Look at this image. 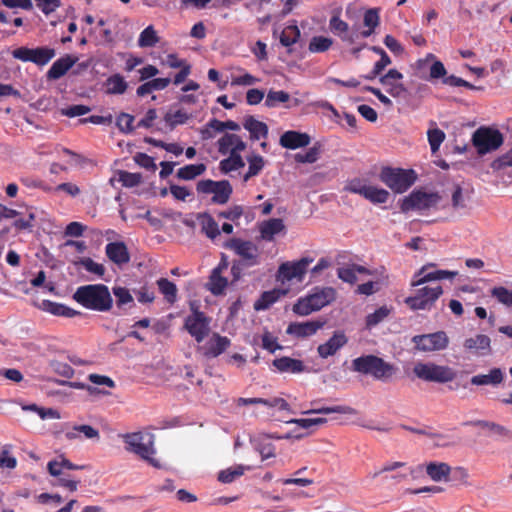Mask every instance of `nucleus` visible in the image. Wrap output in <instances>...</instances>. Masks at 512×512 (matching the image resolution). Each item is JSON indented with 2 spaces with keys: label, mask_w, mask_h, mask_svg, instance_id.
<instances>
[{
  "label": "nucleus",
  "mask_w": 512,
  "mask_h": 512,
  "mask_svg": "<svg viewBox=\"0 0 512 512\" xmlns=\"http://www.w3.org/2000/svg\"><path fill=\"white\" fill-rule=\"evenodd\" d=\"M246 149V143L236 134H224L218 140V150L222 155L229 151H243Z\"/></svg>",
  "instance_id": "obj_27"
},
{
  "label": "nucleus",
  "mask_w": 512,
  "mask_h": 512,
  "mask_svg": "<svg viewBox=\"0 0 512 512\" xmlns=\"http://www.w3.org/2000/svg\"><path fill=\"white\" fill-rule=\"evenodd\" d=\"M190 118L191 115L188 113L182 110H177L174 113L167 112L164 116V121L169 129L173 130L177 125L185 124Z\"/></svg>",
  "instance_id": "obj_47"
},
{
  "label": "nucleus",
  "mask_w": 512,
  "mask_h": 512,
  "mask_svg": "<svg viewBox=\"0 0 512 512\" xmlns=\"http://www.w3.org/2000/svg\"><path fill=\"white\" fill-rule=\"evenodd\" d=\"M442 293L443 290L440 285L435 287H422L416 290L414 296L407 297L405 303L412 310H430Z\"/></svg>",
  "instance_id": "obj_9"
},
{
  "label": "nucleus",
  "mask_w": 512,
  "mask_h": 512,
  "mask_svg": "<svg viewBox=\"0 0 512 512\" xmlns=\"http://www.w3.org/2000/svg\"><path fill=\"white\" fill-rule=\"evenodd\" d=\"M249 466L236 465L227 469L221 470L218 473V481L224 484L232 483L235 479L241 477L246 470H249Z\"/></svg>",
  "instance_id": "obj_41"
},
{
  "label": "nucleus",
  "mask_w": 512,
  "mask_h": 512,
  "mask_svg": "<svg viewBox=\"0 0 512 512\" xmlns=\"http://www.w3.org/2000/svg\"><path fill=\"white\" fill-rule=\"evenodd\" d=\"M106 256L118 266L127 264L130 261V254L124 242H111L105 247Z\"/></svg>",
  "instance_id": "obj_22"
},
{
  "label": "nucleus",
  "mask_w": 512,
  "mask_h": 512,
  "mask_svg": "<svg viewBox=\"0 0 512 512\" xmlns=\"http://www.w3.org/2000/svg\"><path fill=\"white\" fill-rule=\"evenodd\" d=\"M159 39L153 26L145 28L139 36L138 45L140 47H153L158 43Z\"/></svg>",
  "instance_id": "obj_53"
},
{
  "label": "nucleus",
  "mask_w": 512,
  "mask_h": 512,
  "mask_svg": "<svg viewBox=\"0 0 512 512\" xmlns=\"http://www.w3.org/2000/svg\"><path fill=\"white\" fill-rule=\"evenodd\" d=\"M159 291L163 294L166 301L173 304L177 299V287L176 285L166 278H160L157 280Z\"/></svg>",
  "instance_id": "obj_45"
},
{
  "label": "nucleus",
  "mask_w": 512,
  "mask_h": 512,
  "mask_svg": "<svg viewBox=\"0 0 512 512\" xmlns=\"http://www.w3.org/2000/svg\"><path fill=\"white\" fill-rule=\"evenodd\" d=\"M311 262L312 259L310 258H302L296 262H285L279 267L278 277L282 282L291 281L293 279H297L301 282Z\"/></svg>",
  "instance_id": "obj_13"
},
{
  "label": "nucleus",
  "mask_w": 512,
  "mask_h": 512,
  "mask_svg": "<svg viewBox=\"0 0 512 512\" xmlns=\"http://www.w3.org/2000/svg\"><path fill=\"white\" fill-rule=\"evenodd\" d=\"M379 178L395 193H403L415 183L417 175L412 169L384 167Z\"/></svg>",
  "instance_id": "obj_4"
},
{
  "label": "nucleus",
  "mask_w": 512,
  "mask_h": 512,
  "mask_svg": "<svg viewBox=\"0 0 512 512\" xmlns=\"http://www.w3.org/2000/svg\"><path fill=\"white\" fill-rule=\"evenodd\" d=\"M249 163L248 172L244 175V181L249 180L260 173L264 167V159L260 155H252L247 158Z\"/></svg>",
  "instance_id": "obj_51"
},
{
  "label": "nucleus",
  "mask_w": 512,
  "mask_h": 512,
  "mask_svg": "<svg viewBox=\"0 0 512 512\" xmlns=\"http://www.w3.org/2000/svg\"><path fill=\"white\" fill-rule=\"evenodd\" d=\"M206 171V165L203 163L200 164H189L184 167H181L177 171V177L181 180H193L197 176L202 175Z\"/></svg>",
  "instance_id": "obj_44"
},
{
  "label": "nucleus",
  "mask_w": 512,
  "mask_h": 512,
  "mask_svg": "<svg viewBox=\"0 0 512 512\" xmlns=\"http://www.w3.org/2000/svg\"><path fill=\"white\" fill-rule=\"evenodd\" d=\"M444 139L445 134L442 130L435 128L428 131V141L431 147V151L433 153H435L439 149Z\"/></svg>",
  "instance_id": "obj_62"
},
{
  "label": "nucleus",
  "mask_w": 512,
  "mask_h": 512,
  "mask_svg": "<svg viewBox=\"0 0 512 512\" xmlns=\"http://www.w3.org/2000/svg\"><path fill=\"white\" fill-rule=\"evenodd\" d=\"M50 367L55 373L65 378H72L74 375V369L67 363L52 360L50 362Z\"/></svg>",
  "instance_id": "obj_61"
},
{
  "label": "nucleus",
  "mask_w": 512,
  "mask_h": 512,
  "mask_svg": "<svg viewBox=\"0 0 512 512\" xmlns=\"http://www.w3.org/2000/svg\"><path fill=\"white\" fill-rule=\"evenodd\" d=\"M78 264L83 266L88 272L96 274L100 277H102L105 273V267L102 264L96 263L89 257L81 258Z\"/></svg>",
  "instance_id": "obj_60"
},
{
  "label": "nucleus",
  "mask_w": 512,
  "mask_h": 512,
  "mask_svg": "<svg viewBox=\"0 0 512 512\" xmlns=\"http://www.w3.org/2000/svg\"><path fill=\"white\" fill-rule=\"evenodd\" d=\"M36 215L33 208H27L25 212H22V215L18 216L14 222L13 227L19 231L27 230L31 231L34 227Z\"/></svg>",
  "instance_id": "obj_43"
},
{
  "label": "nucleus",
  "mask_w": 512,
  "mask_h": 512,
  "mask_svg": "<svg viewBox=\"0 0 512 512\" xmlns=\"http://www.w3.org/2000/svg\"><path fill=\"white\" fill-rule=\"evenodd\" d=\"M112 292L116 298V306L118 309L123 310L126 307L131 308L135 306L134 298L126 287L114 286Z\"/></svg>",
  "instance_id": "obj_38"
},
{
  "label": "nucleus",
  "mask_w": 512,
  "mask_h": 512,
  "mask_svg": "<svg viewBox=\"0 0 512 512\" xmlns=\"http://www.w3.org/2000/svg\"><path fill=\"white\" fill-rule=\"evenodd\" d=\"M472 189L469 186L455 184L451 191V204L455 211H467L471 200Z\"/></svg>",
  "instance_id": "obj_19"
},
{
  "label": "nucleus",
  "mask_w": 512,
  "mask_h": 512,
  "mask_svg": "<svg viewBox=\"0 0 512 512\" xmlns=\"http://www.w3.org/2000/svg\"><path fill=\"white\" fill-rule=\"evenodd\" d=\"M133 121L134 116L125 112H121L116 119V126L121 132L128 134L134 130L132 126Z\"/></svg>",
  "instance_id": "obj_58"
},
{
  "label": "nucleus",
  "mask_w": 512,
  "mask_h": 512,
  "mask_svg": "<svg viewBox=\"0 0 512 512\" xmlns=\"http://www.w3.org/2000/svg\"><path fill=\"white\" fill-rule=\"evenodd\" d=\"M430 266H433V264H428L423 266L414 276L413 281L411 282V285L413 287L420 286L426 282L430 281H436V280H442V279H452L454 278L458 273L453 271H447V270H436L432 272H427L428 268Z\"/></svg>",
  "instance_id": "obj_16"
},
{
  "label": "nucleus",
  "mask_w": 512,
  "mask_h": 512,
  "mask_svg": "<svg viewBox=\"0 0 512 512\" xmlns=\"http://www.w3.org/2000/svg\"><path fill=\"white\" fill-rule=\"evenodd\" d=\"M402 78V73L396 69H390L385 75L379 78V81L385 87L386 92L389 93L390 89L394 88Z\"/></svg>",
  "instance_id": "obj_52"
},
{
  "label": "nucleus",
  "mask_w": 512,
  "mask_h": 512,
  "mask_svg": "<svg viewBox=\"0 0 512 512\" xmlns=\"http://www.w3.org/2000/svg\"><path fill=\"white\" fill-rule=\"evenodd\" d=\"M268 438L288 439L290 438V434H286L285 436H264L251 440L254 449L260 454L262 461L276 456L275 446L268 441Z\"/></svg>",
  "instance_id": "obj_25"
},
{
  "label": "nucleus",
  "mask_w": 512,
  "mask_h": 512,
  "mask_svg": "<svg viewBox=\"0 0 512 512\" xmlns=\"http://www.w3.org/2000/svg\"><path fill=\"white\" fill-rule=\"evenodd\" d=\"M229 152H230L229 157L226 159H223L219 164V168H220L221 172L224 174H227L234 170H238L245 166L244 160L240 155L241 151H229Z\"/></svg>",
  "instance_id": "obj_37"
},
{
  "label": "nucleus",
  "mask_w": 512,
  "mask_h": 512,
  "mask_svg": "<svg viewBox=\"0 0 512 512\" xmlns=\"http://www.w3.org/2000/svg\"><path fill=\"white\" fill-rule=\"evenodd\" d=\"M119 181L125 187H135L142 181V175L140 173H130L127 171L119 172Z\"/></svg>",
  "instance_id": "obj_59"
},
{
  "label": "nucleus",
  "mask_w": 512,
  "mask_h": 512,
  "mask_svg": "<svg viewBox=\"0 0 512 512\" xmlns=\"http://www.w3.org/2000/svg\"><path fill=\"white\" fill-rule=\"evenodd\" d=\"M15 59L23 62H32L38 66H44L49 63L56 55V51L49 47H19L12 51Z\"/></svg>",
  "instance_id": "obj_10"
},
{
  "label": "nucleus",
  "mask_w": 512,
  "mask_h": 512,
  "mask_svg": "<svg viewBox=\"0 0 512 512\" xmlns=\"http://www.w3.org/2000/svg\"><path fill=\"white\" fill-rule=\"evenodd\" d=\"M123 440L127 451L137 454L153 467H161L160 462L153 457L155 454L153 434L143 432L127 433L123 435Z\"/></svg>",
  "instance_id": "obj_3"
},
{
  "label": "nucleus",
  "mask_w": 512,
  "mask_h": 512,
  "mask_svg": "<svg viewBox=\"0 0 512 512\" xmlns=\"http://www.w3.org/2000/svg\"><path fill=\"white\" fill-rule=\"evenodd\" d=\"M333 44V40L329 37L315 36L309 43V51L312 53H322L327 51Z\"/></svg>",
  "instance_id": "obj_49"
},
{
  "label": "nucleus",
  "mask_w": 512,
  "mask_h": 512,
  "mask_svg": "<svg viewBox=\"0 0 512 512\" xmlns=\"http://www.w3.org/2000/svg\"><path fill=\"white\" fill-rule=\"evenodd\" d=\"M329 28L334 35L348 44H354L359 36L357 31L350 30L349 25L340 19L338 13H334L330 18Z\"/></svg>",
  "instance_id": "obj_15"
},
{
  "label": "nucleus",
  "mask_w": 512,
  "mask_h": 512,
  "mask_svg": "<svg viewBox=\"0 0 512 512\" xmlns=\"http://www.w3.org/2000/svg\"><path fill=\"white\" fill-rule=\"evenodd\" d=\"M363 23L367 28H376L380 23L379 9L371 8L364 13Z\"/></svg>",
  "instance_id": "obj_64"
},
{
  "label": "nucleus",
  "mask_w": 512,
  "mask_h": 512,
  "mask_svg": "<svg viewBox=\"0 0 512 512\" xmlns=\"http://www.w3.org/2000/svg\"><path fill=\"white\" fill-rule=\"evenodd\" d=\"M331 413H340V414H355L356 411L350 406L338 405L333 407H322L317 409H310L308 411L303 412V414H331Z\"/></svg>",
  "instance_id": "obj_50"
},
{
  "label": "nucleus",
  "mask_w": 512,
  "mask_h": 512,
  "mask_svg": "<svg viewBox=\"0 0 512 512\" xmlns=\"http://www.w3.org/2000/svg\"><path fill=\"white\" fill-rule=\"evenodd\" d=\"M225 247L232 249L242 257L246 265L252 266L257 263V247L251 241H243L239 238H232L225 243Z\"/></svg>",
  "instance_id": "obj_14"
},
{
  "label": "nucleus",
  "mask_w": 512,
  "mask_h": 512,
  "mask_svg": "<svg viewBox=\"0 0 512 512\" xmlns=\"http://www.w3.org/2000/svg\"><path fill=\"white\" fill-rule=\"evenodd\" d=\"M412 342L419 351L433 352L445 349L449 340L445 332L438 331L431 334L415 335Z\"/></svg>",
  "instance_id": "obj_12"
},
{
  "label": "nucleus",
  "mask_w": 512,
  "mask_h": 512,
  "mask_svg": "<svg viewBox=\"0 0 512 512\" xmlns=\"http://www.w3.org/2000/svg\"><path fill=\"white\" fill-rule=\"evenodd\" d=\"M322 152V145L317 142L308 149L306 153H298L295 155V161L298 163H314L319 159Z\"/></svg>",
  "instance_id": "obj_46"
},
{
  "label": "nucleus",
  "mask_w": 512,
  "mask_h": 512,
  "mask_svg": "<svg viewBox=\"0 0 512 512\" xmlns=\"http://www.w3.org/2000/svg\"><path fill=\"white\" fill-rule=\"evenodd\" d=\"M503 135L497 129L482 126L472 135V144L479 155L497 150L503 144Z\"/></svg>",
  "instance_id": "obj_5"
},
{
  "label": "nucleus",
  "mask_w": 512,
  "mask_h": 512,
  "mask_svg": "<svg viewBox=\"0 0 512 512\" xmlns=\"http://www.w3.org/2000/svg\"><path fill=\"white\" fill-rule=\"evenodd\" d=\"M504 380V372L501 368H492L487 374H478L470 379V383L475 386H492L500 385Z\"/></svg>",
  "instance_id": "obj_26"
},
{
  "label": "nucleus",
  "mask_w": 512,
  "mask_h": 512,
  "mask_svg": "<svg viewBox=\"0 0 512 512\" xmlns=\"http://www.w3.org/2000/svg\"><path fill=\"white\" fill-rule=\"evenodd\" d=\"M310 298L307 296L301 297L297 300V302L293 305V312L299 316H307L312 312H315L314 306L312 302L309 301Z\"/></svg>",
  "instance_id": "obj_55"
},
{
  "label": "nucleus",
  "mask_w": 512,
  "mask_h": 512,
  "mask_svg": "<svg viewBox=\"0 0 512 512\" xmlns=\"http://www.w3.org/2000/svg\"><path fill=\"white\" fill-rule=\"evenodd\" d=\"M347 342L348 338L344 332L336 331L325 343L317 347L318 355L323 359L334 356Z\"/></svg>",
  "instance_id": "obj_17"
},
{
  "label": "nucleus",
  "mask_w": 512,
  "mask_h": 512,
  "mask_svg": "<svg viewBox=\"0 0 512 512\" xmlns=\"http://www.w3.org/2000/svg\"><path fill=\"white\" fill-rule=\"evenodd\" d=\"M290 95L285 91L270 90L266 96L265 105L269 108L275 107L277 103H285L289 101Z\"/></svg>",
  "instance_id": "obj_57"
},
{
  "label": "nucleus",
  "mask_w": 512,
  "mask_h": 512,
  "mask_svg": "<svg viewBox=\"0 0 512 512\" xmlns=\"http://www.w3.org/2000/svg\"><path fill=\"white\" fill-rule=\"evenodd\" d=\"M230 346V339L214 333L206 344L205 354L209 357H217Z\"/></svg>",
  "instance_id": "obj_30"
},
{
  "label": "nucleus",
  "mask_w": 512,
  "mask_h": 512,
  "mask_svg": "<svg viewBox=\"0 0 512 512\" xmlns=\"http://www.w3.org/2000/svg\"><path fill=\"white\" fill-rule=\"evenodd\" d=\"M233 192V188L228 180H221L217 182V187L214 188L211 201L214 204H226Z\"/></svg>",
  "instance_id": "obj_35"
},
{
  "label": "nucleus",
  "mask_w": 512,
  "mask_h": 512,
  "mask_svg": "<svg viewBox=\"0 0 512 512\" xmlns=\"http://www.w3.org/2000/svg\"><path fill=\"white\" fill-rule=\"evenodd\" d=\"M356 273L371 275L372 272L366 267L358 264H350L337 269V276L343 282L354 284L357 281Z\"/></svg>",
  "instance_id": "obj_29"
},
{
  "label": "nucleus",
  "mask_w": 512,
  "mask_h": 512,
  "mask_svg": "<svg viewBox=\"0 0 512 512\" xmlns=\"http://www.w3.org/2000/svg\"><path fill=\"white\" fill-rule=\"evenodd\" d=\"M273 365L281 372L301 373L305 370V366L301 360L290 357L275 359Z\"/></svg>",
  "instance_id": "obj_34"
},
{
  "label": "nucleus",
  "mask_w": 512,
  "mask_h": 512,
  "mask_svg": "<svg viewBox=\"0 0 512 512\" xmlns=\"http://www.w3.org/2000/svg\"><path fill=\"white\" fill-rule=\"evenodd\" d=\"M311 137L307 133L294 130L286 131L280 136L279 143L283 148L298 149L310 144Z\"/></svg>",
  "instance_id": "obj_20"
},
{
  "label": "nucleus",
  "mask_w": 512,
  "mask_h": 512,
  "mask_svg": "<svg viewBox=\"0 0 512 512\" xmlns=\"http://www.w3.org/2000/svg\"><path fill=\"white\" fill-rule=\"evenodd\" d=\"M197 218L200 220L202 232L205 233L208 238L214 240L220 235L218 223L211 215L208 213H200Z\"/></svg>",
  "instance_id": "obj_36"
},
{
  "label": "nucleus",
  "mask_w": 512,
  "mask_h": 512,
  "mask_svg": "<svg viewBox=\"0 0 512 512\" xmlns=\"http://www.w3.org/2000/svg\"><path fill=\"white\" fill-rule=\"evenodd\" d=\"M344 189L351 193L359 194L374 204L385 203L389 198L387 190L369 185L365 179L361 178L351 179Z\"/></svg>",
  "instance_id": "obj_6"
},
{
  "label": "nucleus",
  "mask_w": 512,
  "mask_h": 512,
  "mask_svg": "<svg viewBox=\"0 0 512 512\" xmlns=\"http://www.w3.org/2000/svg\"><path fill=\"white\" fill-rule=\"evenodd\" d=\"M73 299L84 308L97 312H108L113 306L109 288L104 284L80 286L74 292Z\"/></svg>",
  "instance_id": "obj_1"
},
{
  "label": "nucleus",
  "mask_w": 512,
  "mask_h": 512,
  "mask_svg": "<svg viewBox=\"0 0 512 512\" xmlns=\"http://www.w3.org/2000/svg\"><path fill=\"white\" fill-rule=\"evenodd\" d=\"M322 326L323 323L319 321L294 322L289 324L286 333L298 338H304L314 335Z\"/></svg>",
  "instance_id": "obj_23"
},
{
  "label": "nucleus",
  "mask_w": 512,
  "mask_h": 512,
  "mask_svg": "<svg viewBox=\"0 0 512 512\" xmlns=\"http://www.w3.org/2000/svg\"><path fill=\"white\" fill-rule=\"evenodd\" d=\"M300 35V30L296 25H289L282 31L280 43L285 47H289L299 40Z\"/></svg>",
  "instance_id": "obj_48"
},
{
  "label": "nucleus",
  "mask_w": 512,
  "mask_h": 512,
  "mask_svg": "<svg viewBox=\"0 0 512 512\" xmlns=\"http://www.w3.org/2000/svg\"><path fill=\"white\" fill-rule=\"evenodd\" d=\"M442 83L445 85H448V86H452V87L462 86V87H466L470 90H480L481 89L480 87H476L473 84H471V83L467 82L466 80L459 78L455 75H449V76L446 75L442 79Z\"/></svg>",
  "instance_id": "obj_63"
},
{
  "label": "nucleus",
  "mask_w": 512,
  "mask_h": 512,
  "mask_svg": "<svg viewBox=\"0 0 512 512\" xmlns=\"http://www.w3.org/2000/svg\"><path fill=\"white\" fill-rule=\"evenodd\" d=\"M283 230H285V225L280 218L269 219L264 221L260 226L261 237L267 241H271L276 234Z\"/></svg>",
  "instance_id": "obj_32"
},
{
  "label": "nucleus",
  "mask_w": 512,
  "mask_h": 512,
  "mask_svg": "<svg viewBox=\"0 0 512 512\" xmlns=\"http://www.w3.org/2000/svg\"><path fill=\"white\" fill-rule=\"evenodd\" d=\"M451 467L444 462H430L426 466L427 475L436 482L447 480Z\"/></svg>",
  "instance_id": "obj_33"
},
{
  "label": "nucleus",
  "mask_w": 512,
  "mask_h": 512,
  "mask_svg": "<svg viewBox=\"0 0 512 512\" xmlns=\"http://www.w3.org/2000/svg\"><path fill=\"white\" fill-rule=\"evenodd\" d=\"M390 312L391 310L387 306H382L375 312L368 314L366 317V327L372 328L378 325L389 316Z\"/></svg>",
  "instance_id": "obj_54"
},
{
  "label": "nucleus",
  "mask_w": 512,
  "mask_h": 512,
  "mask_svg": "<svg viewBox=\"0 0 512 512\" xmlns=\"http://www.w3.org/2000/svg\"><path fill=\"white\" fill-rule=\"evenodd\" d=\"M473 425L478 426L483 430H487L490 436H496L503 440H512V431L498 423L485 420H477L473 422Z\"/></svg>",
  "instance_id": "obj_28"
},
{
  "label": "nucleus",
  "mask_w": 512,
  "mask_h": 512,
  "mask_svg": "<svg viewBox=\"0 0 512 512\" xmlns=\"http://www.w3.org/2000/svg\"><path fill=\"white\" fill-rule=\"evenodd\" d=\"M220 269H213L209 277V290L214 295H220L225 290L228 280L221 275Z\"/></svg>",
  "instance_id": "obj_42"
},
{
  "label": "nucleus",
  "mask_w": 512,
  "mask_h": 512,
  "mask_svg": "<svg viewBox=\"0 0 512 512\" xmlns=\"http://www.w3.org/2000/svg\"><path fill=\"white\" fill-rule=\"evenodd\" d=\"M284 294V291H281L279 289L265 291L262 293L261 297L254 303V309L257 311L266 310Z\"/></svg>",
  "instance_id": "obj_40"
},
{
  "label": "nucleus",
  "mask_w": 512,
  "mask_h": 512,
  "mask_svg": "<svg viewBox=\"0 0 512 512\" xmlns=\"http://www.w3.org/2000/svg\"><path fill=\"white\" fill-rule=\"evenodd\" d=\"M413 372L419 379L431 382L446 383L455 378L451 368L434 363H416Z\"/></svg>",
  "instance_id": "obj_7"
},
{
  "label": "nucleus",
  "mask_w": 512,
  "mask_h": 512,
  "mask_svg": "<svg viewBox=\"0 0 512 512\" xmlns=\"http://www.w3.org/2000/svg\"><path fill=\"white\" fill-rule=\"evenodd\" d=\"M490 344L491 340L487 335L478 334L475 337L467 338L463 346L471 354L485 356L491 352Z\"/></svg>",
  "instance_id": "obj_21"
},
{
  "label": "nucleus",
  "mask_w": 512,
  "mask_h": 512,
  "mask_svg": "<svg viewBox=\"0 0 512 512\" xmlns=\"http://www.w3.org/2000/svg\"><path fill=\"white\" fill-rule=\"evenodd\" d=\"M78 61V57L65 55L57 59L47 72L49 80H57L64 76L67 71Z\"/></svg>",
  "instance_id": "obj_24"
},
{
  "label": "nucleus",
  "mask_w": 512,
  "mask_h": 512,
  "mask_svg": "<svg viewBox=\"0 0 512 512\" xmlns=\"http://www.w3.org/2000/svg\"><path fill=\"white\" fill-rule=\"evenodd\" d=\"M491 295L496 298L499 303L507 307L512 306V290L498 286L491 289Z\"/></svg>",
  "instance_id": "obj_56"
},
{
  "label": "nucleus",
  "mask_w": 512,
  "mask_h": 512,
  "mask_svg": "<svg viewBox=\"0 0 512 512\" xmlns=\"http://www.w3.org/2000/svg\"><path fill=\"white\" fill-rule=\"evenodd\" d=\"M190 309L192 314L186 317L184 327L198 343H201L210 331V319L198 310L196 302L190 303Z\"/></svg>",
  "instance_id": "obj_8"
},
{
  "label": "nucleus",
  "mask_w": 512,
  "mask_h": 512,
  "mask_svg": "<svg viewBox=\"0 0 512 512\" xmlns=\"http://www.w3.org/2000/svg\"><path fill=\"white\" fill-rule=\"evenodd\" d=\"M106 93L111 95L123 94L128 87L124 77L120 74H114L105 81Z\"/></svg>",
  "instance_id": "obj_39"
},
{
  "label": "nucleus",
  "mask_w": 512,
  "mask_h": 512,
  "mask_svg": "<svg viewBox=\"0 0 512 512\" xmlns=\"http://www.w3.org/2000/svg\"><path fill=\"white\" fill-rule=\"evenodd\" d=\"M243 126L250 132V138L252 140H258L268 136V126L264 122L256 120L253 116L246 117Z\"/></svg>",
  "instance_id": "obj_31"
},
{
  "label": "nucleus",
  "mask_w": 512,
  "mask_h": 512,
  "mask_svg": "<svg viewBox=\"0 0 512 512\" xmlns=\"http://www.w3.org/2000/svg\"><path fill=\"white\" fill-rule=\"evenodd\" d=\"M440 201L438 193H426L420 190L413 191L409 196L405 197L401 203L402 212L411 210H426L436 206Z\"/></svg>",
  "instance_id": "obj_11"
},
{
  "label": "nucleus",
  "mask_w": 512,
  "mask_h": 512,
  "mask_svg": "<svg viewBox=\"0 0 512 512\" xmlns=\"http://www.w3.org/2000/svg\"><path fill=\"white\" fill-rule=\"evenodd\" d=\"M310 302H312L314 309L319 311L323 307L332 303L336 298V290L332 287H314L310 294H308Z\"/></svg>",
  "instance_id": "obj_18"
},
{
  "label": "nucleus",
  "mask_w": 512,
  "mask_h": 512,
  "mask_svg": "<svg viewBox=\"0 0 512 512\" xmlns=\"http://www.w3.org/2000/svg\"><path fill=\"white\" fill-rule=\"evenodd\" d=\"M354 371L371 375L377 380L386 381L397 371V368L375 355L360 356L352 361Z\"/></svg>",
  "instance_id": "obj_2"
}]
</instances>
